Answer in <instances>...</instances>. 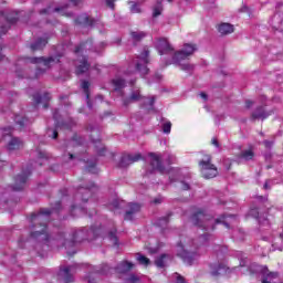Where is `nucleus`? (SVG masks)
Segmentation results:
<instances>
[{
	"mask_svg": "<svg viewBox=\"0 0 283 283\" xmlns=\"http://www.w3.org/2000/svg\"><path fill=\"white\" fill-rule=\"evenodd\" d=\"M149 49L144 48L143 52L133 61V63L128 66L127 71L125 72L126 78L117 76L113 80V87L115 92H120V90L127 86V81L130 85L136 83V80L130 78L129 76H134L136 72L140 74V76H147L149 74Z\"/></svg>",
	"mask_w": 283,
	"mask_h": 283,
	"instance_id": "obj_1",
	"label": "nucleus"
},
{
	"mask_svg": "<svg viewBox=\"0 0 283 283\" xmlns=\"http://www.w3.org/2000/svg\"><path fill=\"white\" fill-rule=\"evenodd\" d=\"M54 210L41 209L40 212L31 214V239L38 240V242H48L50 240V234H48V222L50 221V216Z\"/></svg>",
	"mask_w": 283,
	"mask_h": 283,
	"instance_id": "obj_2",
	"label": "nucleus"
},
{
	"mask_svg": "<svg viewBox=\"0 0 283 283\" xmlns=\"http://www.w3.org/2000/svg\"><path fill=\"white\" fill-rule=\"evenodd\" d=\"M235 220H238L235 216H223L220 219H214L202 210L197 211L191 217L192 224L201 229V231H213L216 229V224H224V227L229 229V224H231V222H235Z\"/></svg>",
	"mask_w": 283,
	"mask_h": 283,
	"instance_id": "obj_3",
	"label": "nucleus"
},
{
	"mask_svg": "<svg viewBox=\"0 0 283 283\" xmlns=\"http://www.w3.org/2000/svg\"><path fill=\"white\" fill-rule=\"evenodd\" d=\"M83 240H87V231H84L83 229H74L71 231V234L61 233L57 235V242L65 248L69 255H74V253H76L74 247L83 242Z\"/></svg>",
	"mask_w": 283,
	"mask_h": 283,
	"instance_id": "obj_4",
	"label": "nucleus"
},
{
	"mask_svg": "<svg viewBox=\"0 0 283 283\" xmlns=\"http://www.w3.org/2000/svg\"><path fill=\"white\" fill-rule=\"evenodd\" d=\"M197 50L198 46H196V44L186 43L180 51L174 53L171 61L167 62L166 65H179L180 70H184V72H191L193 65L185 63V61L189 60V56L193 55V52Z\"/></svg>",
	"mask_w": 283,
	"mask_h": 283,
	"instance_id": "obj_5",
	"label": "nucleus"
},
{
	"mask_svg": "<svg viewBox=\"0 0 283 283\" xmlns=\"http://www.w3.org/2000/svg\"><path fill=\"white\" fill-rule=\"evenodd\" d=\"M177 255L181 258L185 264L191 266L200 258V245L196 241H188L185 244L177 245Z\"/></svg>",
	"mask_w": 283,
	"mask_h": 283,
	"instance_id": "obj_6",
	"label": "nucleus"
},
{
	"mask_svg": "<svg viewBox=\"0 0 283 283\" xmlns=\"http://www.w3.org/2000/svg\"><path fill=\"white\" fill-rule=\"evenodd\" d=\"M92 50V41L84 42L75 48V54L78 57L75 61L76 74H85L90 70V64L87 63V57H85V52Z\"/></svg>",
	"mask_w": 283,
	"mask_h": 283,
	"instance_id": "obj_7",
	"label": "nucleus"
},
{
	"mask_svg": "<svg viewBox=\"0 0 283 283\" xmlns=\"http://www.w3.org/2000/svg\"><path fill=\"white\" fill-rule=\"evenodd\" d=\"M123 105H132V103H138L143 101L144 105H149V109H154V103H156V96H151L149 98L143 97L139 88H133L128 97H122Z\"/></svg>",
	"mask_w": 283,
	"mask_h": 283,
	"instance_id": "obj_8",
	"label": "nucleus"
},
{
	"mask_svg": "<svg viewBox=\"0 0 283 283\" xmlns=\"http://www.w3.org/2000/svg\"><path fill=\"white\" fill-rule=\"evenodd\" d=\"M2 140L7 143L8 151H17L23 149V140L12 136V127L2 129Z\"/></svg>",
	"mask_w": 283,
	"mask_h": 283,
	"instance_id": "obj_9",
	"label": "nucleus"
},
{
	"mask_svg": "<svg viewBox=\"0 0 283 283\" xmlns=\"http://www.w3.org/2000/svg\"><path fill=\"white\" fill-rule=\"evenodd\" d=\"M199 166L201 175L203 178H206V180L216 178V176H218V168L211 164V157L208 156L206 159H202L199 163Z\"/></svg>",
	"mask_w": 283,
	"mask_h": 283,
	"instance_id": "obj_10",
	"label": "nucleus"
},
{
	"mask_svg": "<svg viewBox=\"0 0 283 283\" xmlns=\"http://www.w3.org/2000/svg\"><path fill=\"white\" fill-rule=\"evenodd\" d=\"M17 17L10 18L6 11H0V23H2L0 25V36L10 30V25H12V23H17Z\"/></svg>",
	"mask_w": 283,
	"mask_h": 283,
	"instance_id": "obj_11",
	"label": "nucleus"
},
{
	"mask_svg": "<svg viewBox=\"0 0 283 283\" xmlns=\"http://www.w3.org/2000/svg\"><path fill=\"white\" fill-rule=\"evenodd\" d=\"M155 48L160 56L164 54H170L174 56V49L171 48V44H169V41H167L165 38L157 39Z\"/></svg>",
	"mask_w": 283,
	"mask_h": 283,
	"instance_id": "obj_12",
	"label": "nucleus"
},
{
	"mask_svg": "<svg viewBox=\"0 0 283 283\" xmlns=\"http://www.w3.org/2000/svg\"><path fill=\"white\" fill-rule=\"evenodd\" d=\"M150 157V174L154 171H159V174H166L165 167L163 166V157L160 155H156L154 153L149 154Z\"/></svg>",
	"mask_w": 283,
	"mask_h": 283,
	"instance_id": "obj_13",
	"label": "nucleus"
},
{
	"mask_svg": "<svg viewBox=\"0 0 283 283\" xmlns=\"http://www.w3.org/2000/svg\"><path fill=\"white\" fill-rule=\"evenodd\" d=\"M60 60L59 57H32L31 59V63H35L38 65H40V67H44V70H50V67H52V65H56V63H59Z\"/></svg>",
	"mask_w": 283,
	"mask_h": 283,
	"instance_id": "obj_14",
	"label": "nucleus"
},
{
	"mask_svg": "<svg viewBox=\"0 0 283 283\" xmlns=\"http://www.w3.org/2000/svg\"><path fill=\"white\" fill-rule=\"evenodd\" d=\"M75 22L77 23V25H84V28H94V25H103V23H101V20H94L90 18L87 13H82L81 15H78Z\"/></svg>",
	"mask_w": 283,
	"mask_h": 283,
	"instance_id": "obj_15",
	"label": "nucleus"
},
{
	"mask_svg": "<svg viewBox=\"0 0 283 283\" xmlns=\"http://www.w3.org/2000/svg\"><path fill=\"white\" fill-rule=\"evenodd\" d=\"M74 273H76V264L61 268L59 275L65 283H71L74 282Z\"/></svg>",
	"mask_w": 283,
	"mask_h": 283,
	"instance_id": "obj_16",
	"label": "nucleus"
},
{
	"mask_svg": "<svg viewBox=\"0 0 283 283\" xmlns=\"http://www.w3.org/2000/svg\"><path fill=\"white\" fill-rule=\"evenodd\" d=\"M143 157L140 156V154L125 155L120 158L119 167L122 168L129 167V165H132L133 163H138V160H140Z\"/></svg>",
	"mask_w": 283,
	"mask_h": 283,
	"instance_id": "obj_17",
	"label": "nucleus"
},
{
	"mask_svg": "<svg viewBox=\"0 0 283 283\" xmlns=\"http://www.w3.org/2000/svg\"><path fill=\"white\" fill-rule=\"evenodd\" d=\"M51 98L50 93H44L43 95L36 93L33 95L35 105H43L44 109H48V103H50Z\"/></svg>",
	"mask_w": 283,
	"mask_h": 283,
	"instance_id": "obj_18",
	"label": "nucleus"
},
{
	"mask_svg": "<svg viewBox=\"0 0 283 283\" xmlns=\"http://www.w3.org/2000/svg\"><path fill=\"white\" fill-rule=\"evenodd\" d=\"M28 176H30V172H23L22 175H18L15 177V186L13 187V191H21V189L25 187V182H28Z\"/></svg>",
	"mask_w": 283,
	"mask_h": 283,
	"instance_id": "obj_19",
	"label": "nucleus"
},
{
	"mask_svg": "<svg viewBox=\"0 0 283 283\" xmlns=\"http://www.w3.org/2000/svg\"><path fill=\"white\" fill-rule=\"evenodd\" d=\"M53 12H59L63 17H72V13L65 11V7H59L52 9V7H49L48 9L41 10L40 14H53Z\"/></svg>",
	"mask_w": 283,
	"mask_h": 283,
	"instance_id": "obj_20",
	"label": "nucleus"
},
{
	"mask_svg": "<svg viewBox=\"0 0 283 283\" xmlns=\"http://www.w3.org/2000/svg\"><path fill=\"white\" fill-rule=\"evenodd\" d=\"M138 211H140V205L129 203L128 210L126 211V214H125V220H134V216H136Z\"/></svg>",
	"mask_w": 283,
	"mask_h": 283,
	"instance_id": "obj_21",
	"label": "nucleus"
},
{
	"mask_svg": "<svg viewBox=\"0 0 283 283\" xmlns=\"http://www.w3.org/2000/svg\"><path fill=\"white\" fill-rule=\"evenodd\" d=\"M269 116H271V113L264 111L263 107H259L252 113V118H258L260 120H264L265 118H269Z\"/></svg>",
	"mask_w": 283,
	"mask_h": 283,
	"instance_id": "obj_22",
	"label": "nucleus"
},
{
	"mask_svg": "<svg viewBox=\"0 0 283 283\" xmlns=\"http://www.w3.org/2000/svg\"><path fill=\"white\" fill-rule=\"evenodd\" d=\"M132 269H134V264L127 261H124L117 265L116 271L118 273H127V271H132Z\"/></svg>",
	"mask_w": 283,
	"mask_h": 283,
	"instance_id": "obj_23",
	"label": "nucleus"
},
{
	"mask_svg": "<svg viewBox=\"0 0 283 283\" xmlns=\"http://www.w3.org/2000/svg\"><path fill=\"white\" fill-rule=\"evenodd\" d=\"M218 30H219V33L222 35L232 34L233 25L230 23H221Z\"/></svg>",
	"mask_w": 283,
	"mask_h": 283,
	"instance_id": "obj_24",
	"label": "nucleus"
},
{
	"mask_svg": "<svg viewBox=\"0 0 283 283\" xmlns=\"http://www.w3.org/2000/svg\"><path fill=\"white\" fill-rule=\"evenodd\" d=\"M45 45H48V39H45V38L39 39L36 42L31 44V50L33 52H36V50H43V48H45Z\"/></svg>",
	"mask_w": 283,
	"mask_h": 283,
	"instance_id": "obj_25",
	"label": "nucleus"
},
{
	"mask_svg": "<svg viewBox=\"0 0 283 283\" xmlns=\"http://www.w3.org/2000/svg\"><path fill=\"white\" fill-rule=\"evenodd\" d=\"M96 185L91 184L90 187L87 188H80L77 193H76V198H81V196H83V193H85L86 196H90V193H92V191H96Z\"/></svg>",
	"mask_w": 283,
	"mask_h": 283,
	"instance_id": "obj_26",
	"label": "nucleus"
},
{
	"mask_svg": "<svg viewBox=\"0 0 283 283\" xmlns=\"http://www.w3.org/2000/svg\"><path fill=\"white\" fill-rule=\"evenodd\" d=\"M263 275L265 276L262 280V283H271V280H273V277H277V273L269 272V268L263 269Z\"/></svg>",
	"mask_w": 283,
	"mask_h": 283,
	"instance_id": "obj_27",
	"label": "nucleus"
},
{
	"mask_svg": "<svg viewBox=\"0 0 283 283\" xmlns=\"http://www.w3.org/2000/svg\"><path fill=\"white\" fill-rule=\"evenodd\" d=\"M82 90L84 91V94L86 96L87 107L90 109H92V103L90 102V82L83 81L82 82Z\"/></svg>",
	"mask_w": 283,
	"mask_h": 283,
	"instance_id": "obj_28",
	"label": "nucleus"
},
{
	"mask_svg": "<svg viewBox=\"0 0 283 283\" xmlns=\"http://www.w3.org/2000/svg\"><path fill=\"white\" fill-rule=\"evenodd\" d=\"M160 14H163V1H157L153 6V19L160 17Z\"/></svg>",
	"mask_w": 283,
	"mask_h": 283,
	"instance_id": "obj_29",
	"label": "nucleus"
},
{
	"mask_svg": "<svg viewBox=\"0 0 283 283\" xmlns=\"http://www.w3.org/2000/svg\"><path fill=\"white\" fill-rule=\"evenodd\" d=\"M272 247L274 251H282L283 249V233L279 238L274 239Z\"/></svg>",
	"mask_w": 283,
	"mask_h": 283,
	"instance_id": "obj_30",
	"label": "nucleus"
},
{
	"mask_svg": "<svg viewBox=\"0 0 283 283\" xmlns=\"http://www.w3.org/2000/svg\"><path fill=\"white\" fill-rule=\"evenodd\" d=\"M227 271H228L227 265H224V264H218V265H217V269H214V270L211 271V274H212V275H224V273H227Z\"/></svg>",
	"mask_w": 283,
	"mask_h": 283,
	"instance_id": "obj_31",
	"label": "nucleus"
},
{
	"mask_svg": "<svg viewBox=\"0 0 283 283\" xmlns=\"http://www.w3.org/2000/svg\"><path fill=\"white\" fill-rule=\"evenodd\" d=\"M83 213H86L85 208H81L78 206H72L71 208V214L76 218L78 216H83Z\"/></svg>",
	"mask_w": 283,
	"mask_h": 283,
	"instance_id": "obj_32",
	"label": "nucleus"
},
{
	"mask_svg": "<svg viewBox=\"0 0 283 283\" xmlns=\"http://www.w3.org/2000/svg\"><path fill=\"white\" fill-rule=\"evenodd\" d=\"M255 156V153H253L252 149H247L241 151V158L243 160H253V157Z\"/></svg>",
	"mask_w": 283,
	"mask_h": 283,
	"instance_id": "obj_33",
	"label": "nucleus"
},
{
	"mask_svg": "<svg viewBox=\"0 0 283 283\" xmlns=\"http://www.w3.org/2000/svg\"><path fill=\"white\" fill-rule=\"evenodd\" d=\"M128 3H132L130 12L133 14H140V12H143V9H140V2L129 1Z\"/></svg>",
	"mask_w": 283,
	"mask_h": 283,
	"instance_id": "obj_34",
	"label": "nucleus"
},
{
	"mask_svg": "<svg viewBox=\"0 0 283 283\" xmlns=\"http://www.w3.org/2000/svg\"><path fill=\"white\" fill-rule=\"evenodd\" d=\"M14 122L17 125H20V127H25V125H28V118L21 115H15Z\"/></svg>",
	"mask_w": 283,
	"mask_h": 283,
	"instance_id": "obj_35",
	"label": "nucleus"
},
{
	"mask_svg": "<svg viewBox=\"0 0 283 283\" xmlns=\"http://www.w3.org/2000/svg\"><path fill=\"white\" fill-rule=\"evenodd\" d=\"M130 35L133 36L134 41H140V39H145L146 33L143 31H133Z\"/></svg>",
	"mask_w": 283,
	"mask_h": 283,
	"instance_id": "obj_36",
	"label": "nucleus"
},
{
	"mask_svg": "<svg viewBox=\"0 0 283 283\" xmlns=\"http://www.w3.org/2000/svg\"><path fill=\"white\" fill-rule=\"evenodd\" d=\"M137 262L143 266H149V259L143 254H137Z\"/></svg>",
	"mask_w": 283,
	"mask_h": 283,
	"instance_id": "obj_37",
	"label": "nucleus"
},
{
	"mask_svg": "<svg viewBox=\"0 0 283 283\" xmlns=\"http://www.w3.org/2000/svg\"><path fill=\"white\" fill-rule=\"evenodd\" d=\"M166 259H167L166 254H163L159 258H157L156 261H155L156 266H158L159 269H163V266H165V260Z\"/></svg>",
	"mask_w": 283,
	"mask_h": 283,
	"instance_id": "obj_38",
	"label": "nucleus"
},
{
	"mask_svg": "<svg viewBox=\"0 0 283 283\" xmlns=\"http://www.w3.org/2000/svg\"><path fill=\"white\" fill-rule=\"evenodd\" d=\"M96 277H98V270L94 269V273L87 276L88 283H96Z\"/></svg>",
	"mask_w": 283,
	"mask_h": 283,
	"instance_id": "obj_39",
	"label": "nucleus"
},
{
	"mask_svg": "<svg viewBox=\"0 0 283 283\" xmlns=\"http://www.w3.org/2000/svg\"><path fill=\"white\" fill-rule=\"evenodd\" d=\"M108 207L109 209H120L123 207V201H119L118 199H114Z\"/></svg>",
	"mask_w": 283,
	"mask_h": 283,
	"instance_id": "obj_40",
	"label": "nucleus"
},
{
	"mask_svg": "<svg viewBox=\"0 0 283 283\" xmlns=\"http://www.w3.org/2000/svg\"><path fill=\"white\" fill-rule=\"evenodd\" d=\"M108 238L113 241V244H118V238L116 237V230H111L108 232Z\"/></svg>",
	"mask_w": 283,
	"mask_h": 283,
	"instance_id": "obj_41",
	"label": "nucleus"
},
{
	"mask_svg": "<svg viewBox=\"0 0 283 283\" xmlns=\"http://www.w3.org/2000/svg\"><path fill=\"white\" fill-rule=\"evenodd\" d=\"M169 223V217H164L157 221V227L165 228Z\"/></svg>",
	"mask_w": 283,
	"mask_h": 283,
	"instance_id": "obj_42",
	"label": "nucleus"
},
{
	"mask_svg": "<svg viewBox=\"0 0 283 283\" xmlns=\"http://www.w3.org/2000/svg\"><path fill=\"white\" fill-rule=\"evenodd\" d=\"M164 134H171V122H166L163 124Z\"/></svg>",
	"mask_w": 283,
	"mask_h": 283,
	"instance_id": "obj_43",
	"label": "nucleus"
},
{
	"mask_svg": "<svg viewBox=\"0 0 283 283\" xmlns=\"http://www.w3.org/2000/svg\"><path fill=\"white\" fill-rule=\"evenodd\" d=\"M172 279L175 280L176 283H187L185 281V277L178 273L172 274Z\"/></svg>",
	"mask_w": 283,
	"mask_h": 283,
	"instance_id": "obj_44",
	"label": "nucleus"
},
{
	"mask_svg": "<svg viewBox=\"0 0 283 283\" xmlns=\"http://www.w3.org/2000/svg\"><path fill=\"white\" fill-rule=\"evenodd\" d=\"M88 233H93V235L98 237L101 233H103V228H92Z\"/></svg>",
	"mask_w": 283,
	"mask_h": 283,
	"instance_id": "obj_45",
	"label": "nucleus"
},
{
	"mask_svg": "<svg viewBox=\"0 0 283 283\" xmlns=\"http://www.w3.org/2000/svg\"><path fill=\"white\" fill-rule=\"evenodd\" d=\"M140 282V279L136 275H130L127 280H126V283H139Z\"/></svg>",
	"mask_w": 283,
	"mask_h": 283,
	"instance_id": "obj_46",
	"label": "nucleus"
},
{
	"mask_svg": "<svg viewBox=\"0 0 283 283\" xmlns=\"http://www.w3.org/2000/svg\"><path fill=\"white\" fill-rule=\"evenodd\" d=\"M72 145H83V140L81 139V137L75 136L73 137V139L71 140Z\"/></svg>",
	"mask_w": 283,
	"mask_h": 283,
	"instance_id": "obj_47",
	"label": "nucleus"
},
{
	"mask_svg": "<svg viewBox=\"0 0 283 283\" xmlns=\"http://www.w3.org/2000/svg\"><path fill=\"white\" fill-rule=\"evenodd\" d=\"M249 216H251L252 218H260V212L258 211V209H251L249 211Z\"/></svg>",
	"mask_w": 283,
	"mask_h": 283,
	"instance_id": "obj_48",
	"label": "nucleus"
},
{
	"mask_svg": "<svg viewBox=\"0 0 283 283\" xmlns=\"http://www.w3.org/2000/svg\"><path fill=\"white\" fill-rule=\"evenodd\" d=\"M38 158L39 160H48V155L45 151H38Z\"/></svg>",
	"mask_w": 283,
	"mask_h": 283,
	"instance_id": "obj_49",
	"label": "nucleus"
},
{
	"mask_svg": "<svg viewBox=\"0 0 283 283\" xmlns=\"http://www.w3.org/2000/svg\"><path fill=\"white\" fill-rule=\"evenodd\" d=\"M208 238H209V233H203L201 237H199V242L201 244H205V242H207Z\"/></svg>",
	"mask_w": 283,
	"mask_h": 283,
	"instance_id": "obj_50",
	"label": "nucleus"
},
{
	"mask_svg": "<svg viewBox=\"0 0 283 283\" xmlns=\"http://www.w3.org/2000/svg\"><path fill=\"white\" fill-rule=\"evenodd\" d=\"M48 134L51 138H57L59 137V132H56V129L54 130H48Z\"/></svg>",
	"mask_w": 283,
	"mask_h": 283,
	"instance_id": "obj_51",
	"label": "nucleus"
},
{
	"mask_svg": "<svg viewBox=\"0 0 283 283\" xmlns=\"http://www.w3.org/2000/svg\"><path fill=\"white\" fill-rule=\"evenodd\" d=\"M86 170H88L90 174H96V164H92L91 166L86 167Z\"/></svg>",
	"mask_w": 283,
	"mask_h": 283,
	"instance_id": "obj_52",
	"label": "nucleus"
},
{
	"mask_svg": "<svg viewBox=\"0 0 283 283\" xmlns=\"http://www.w3.org/2000/svg\"><path fill=\"white\" fill-rule=\"evenodd\" d=\"M105 3L107 8H109L111 10H114L115 8L114 0H106Z\"/></svg>",
	"mask_w": 283,
	"mask_h": 283,
	"instance_id": "obj_53",
	"label": "nucleus"
},
{
	"mask_svg": "<svg viewBox=\"0 0 283 283\" xmlns=\"http://www.w3.org/2000/svg\"><path fill=\"white\" fill-rule=\"evenodd\" d=\"M168 174H169V179H170V182H174V174H176V169H170V170H168Z\"/></svg>",
	"mask_w": 283,
	"mask_h": 283,
	"instance_id": "obj_54",
	"label": "nucleus"
},
{
	"mask_svg": "<svg viewBox=\"0 0 283 283\" xmlns=\"http://www.w3.org/2000/svg\"><path fill=\"white\" fill-rule=\"evenodd\" d=\"M181 189L184 191H189V184L185 182V181H181Z\"/></svg>",
	"mask_w": 283,
	"mask_h": 283,
	"instance_id": "obj_55",
	"label": "nucleus"
},
{
	"mask_svg": "<svg viewBox=\"0 0 283 283\" xmlns=\"http://www.w3.org/2000/svg\"><path fill=\"white\" fill-rule=\"evenodd\" d=\"M176 160V157L174 155H168V165H171Z\"/></svg>",
	"mask_w": 283,
	"mask_h": 283,
	"instance_id": "obj_56",
	"label": "nucleus"
},
{
	"mask_svg": "<svg viewBox=\"0 0 283 283\" xmlns=\"http://www.w3.org/2000/svg\"><path fill=\"white\" fill-rule=\"evenodd\" d=\"M252 106H253V101L248 99V101L245 102V107H247L248 109H250V107H252Z\"/></svg>",
	"mask_w": 283,
	"mask_h": 283,
	"instance_id": "obj_57",
	"label": "nucleus"
},
{
	"mask_svg": "<svg viewBox=\"0 0 283 283\" xmlns=\"http://www.w3.org/2000/svg\"><path fill=\"white\" fill-rule=\"evenodd\" d=\"M259 224H269V220L259 218Z\"/></svg>",
	"mask_w": 283,
	"mask_h": 283,
	"instance_id": "obj_58",
	"label": "nucleus"
},
{
	"mask_svg": "<svg viewBox=\"0 0 283 283\" xmlns=\"http://www.w3.org/2000/svg\"><path fill=\"white\" fill-rule=\"evenodd\" d=\"M107 269H109V266L105 265V266L101 270L99 273H101L102 275L107 274Z\"/></svg>",
	"mask_w": 283,
	"mask_h": 283,
	"instance_id": "obj_59",
	"label": "nucleus"
},
{
	"mask_svg": "<svg viewBox=\"0 0 283 283\" xmlns=\"http://www.w3.org/2000/svg\"><path fill=\"white\" fill-rule=\"evenodd\" d=\"M99 156H105V147H102L101 149L97 150Z\"/></svg>",
	"mask_w": 283,
	"mask_h": 283,
	"instance_id": "obj_60",
	"label": "nucleus"
},
{
	"mask_svg": "<svg viewBox=\"0 0 283 283\" xmlns=\"http://www.w3.org/2000/svg\"><path fill=\"white\" fill-rule=\"evenodd\" d=\"M160 202H163V198L158 197V198L154 199L155 205H160Z\"/></svg>",
	"mask_w": 283,
	"mask_h": 283,
	"instance_id": "obj_61",
	"label": "nucleus"
},
{
	"mask_svg": "<svg viewBox=\"0 0 283 283\" xmlns=\"http://www.w3.org/2000/svg\"><path fill=\"white\" fill-rule=\"evenodd\" d=\"M199 96H200L203 101H207V95H206V93H200Z\"/></svg>",
	"mask_w": 283,
	"mask_h": 283,
	"instance_id": "obj_62",
	"label": "nucleus"
},
{
	"mask_svg": "<svg viewBox=\"0 0 283 283\" xmlns=\"http://www.w3.org/2000/svg\"><path fill=\"white\" fill-rule=\"evenodd\" d=\"M264 145H265V147H271L273 144L271 142H269V140H265Z\"/></svg>",
	"mask_w": 283,
	"mask_h": 283,
	"instance_id": "obj_63",
	"label": "nucleus"
},
{
	"mask_svg": "<svg viewBox=\"0 0 283 283\" xmlns=\"http://www.w3.org/2000/svg\"><path fill=\"white\" fill-rule=\"evenodd\" d=\"M71 3L74 6H78V0H71Z\"/></svg>",
	"mask_w": 283,
	"mask_h": 283,
	"instance_id": "obj_64",
	"label": "nucleus"
}]
</instances>
